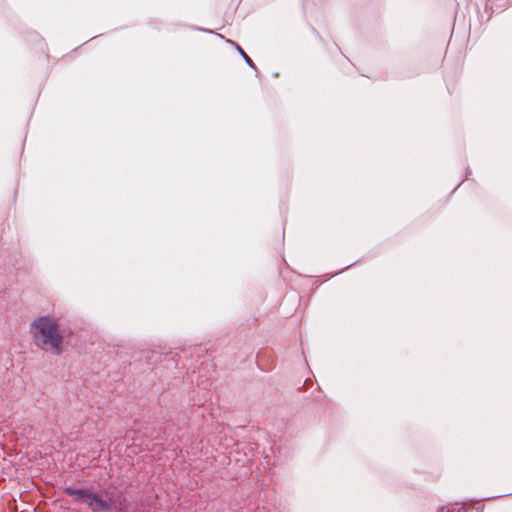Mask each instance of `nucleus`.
Listing matches in <instances>:
<instances>
[{
	"mask_svg": "<svg viewBox=\"0 0 512 512\" xmlns=\"http://www.w3.org/2000/svg\"><path fill=\"white\" fill-rule=\"evenodd\" d=\"M238 49L241 52V54L243 55V58H245V60L247 61V63L251 65L252 61H251L250 57L240 47Z\"/></svg>",
	"mask_w": 512,
	"mask_h": 512,
	"instance_id": "3",
	"label": "nucleus"
},
{
	"mask_svg": "<svg viewBox=\"0 0 512 512\" xmlns=\"http://www.w3.org/2000/svg\"><path fill=\"white\" fill-rule=\"evenodd\" d=\"M31 333L37 347L57 355L62 352L63 338L55 319L48 316L36 318L31 324Z\"/></svg>",
	"mask_w": 512,
	"mask_h": 512,
	"instance_id": "1",
	"label": "nucleus"
},
{
	"mask_svg": "<svg viewBox=\"0 0 512 512\" xmlns=\"http://www.w3.org/2000/svg\"><path fill=\"white\" fill-rule=\"evenodd\" d=\"M65 493L72 496L75 501L86 504L93 511H107L109 510V504L101 499L97 494L89 493L82 489H74L68 487L65 489Z\"/></svg>",
	"mask_w": 512,
	"mask_h": 512,
	"instance_id": "2",
	"label": "nucleus"
}]
</instances>
